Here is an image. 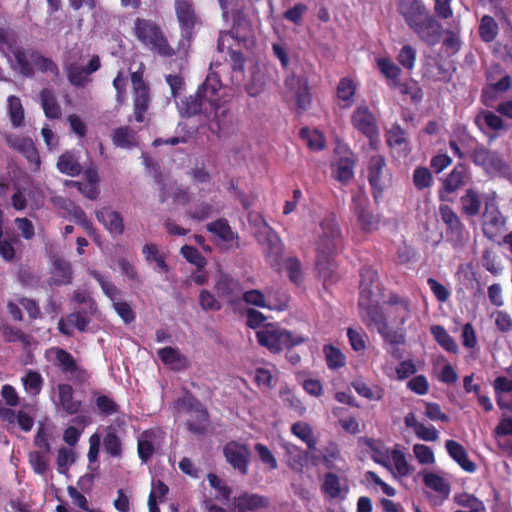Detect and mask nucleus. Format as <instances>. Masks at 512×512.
Instances as JSON below:
<instances>
[{"label": "nucleus", "mask_w": 512, "mask_h": 512, "mask_svg": "<svg viewBox=\"0 0 512 512\" xmlns=\"http://www.w3.org/2000/svg\"><path fill=\"white\" fill-rule=\"evenodd\" d=\"M397 10L408 28L429 46L438 44L442 36V24L421 0H398Z\"/></svg>", "instance_id": "nucleus-1"}, {"label": "nucleus", "mask_w": 512, "mask_h": 512, "mask_svg": "<svg viewBox=\"0 0 512 512\" xmlns=\"http://www.w3.org/2000/svg\"><path fill=\"white\" fill-rule=\"evenodd\" d=\"M222 87L220 77L217 73H209L205 81L198 87L194 95L185 97L178 104L181 116L190 118L203 113L210 118L212 113L218 117L220 107L219 90Z\"/></svg>", "instance_id": "nucleus-2"}, {"label": "nucleus", "mask_w": 512, "mask_h": 512, "mask_svg": "<svg viewBox=\"0 0 512 512\" xmlns=\"http://www.w3.org/2000/svg\"><path fill=\"white\" fill-rule=\"evenodd\" d=\"M135 40L145 49L162 58H173L178 53L173 48L160 23L150 18L136 17L132 25Z\"/></svg>", "instance_id": "nucleus-3"}, {"label": "nucleus", "mask_w": 512, "mask_h": 512, "mask_svg": "<svg viewBox=\"0 0 512 512\" xmlns=\"http://www.w3.org/2000/svg\"><path fill=\"white\" fill-rule=\"evenodd\" d=\"M174 10L180 30L177 51L187 56L196 31L202 25V19L197 13L193 0H175Z\"/></svg>", "instance_id": "nucleus-4"}, {"label": "nucleus", "mask_w": 512, "mask_h": 512, "mask_svg": "<svg viewBox=\"0 0 512 512\" xmlns=\"http://www.w3.org/2000/svg\"><path fill=\"white\" fill-rule=\"evenodd\" d=\"M320 227L322 236L316 244V268L326 278L333 271L332 254L340 243L341 231L336 220L332 217L324 218Z\"/></svg>", "instance_id": "nucleus-5"}, {"label": "nucleus", "mask_w": 512, "mask_h": 512, "mask_svg": "<svg viewBox=\"0 0 512 512\" xmlns=\"http://www.w3.org/2000/svg\"><path fill=\"white\" fill-rule=\"evenodd\" d=\"M256 339L260 346L265 347L271 353L278 354L284 349H291L305 343L307 338L302 335H294L275 324L268 323L256 332Z\"/></svg>", "instance_id": "nucleus-6"}, {"label": "nucleus", "mask_w": 512, "mask_h": 512, "mask_svg": "<svg viewBox=\"0 0 512 512\" xmlns=\"http://www.w3.org/2000/svg\"><path fill=\"white\" fill-rule=\"evenodd\" d=\"M14 58L20 73L27 78H32L35 75L34 67L29 59L41 73H51L55 77L59 75L58 65L38 50L30 49L26 51L24 48H17L14 51Z\"/></svg>", "instance_id": "nucleus-7"}, {"label": "nucleus", "mask_w": 512, "mask_h": 512, "mask_svg": "<svg viewBox=\"0 0 512 512\" xmlns=\"http://www.w3.org/2000/svg\"><path fill=\"white\" fill-rule=\"evenodd\" d=\"M266 263L275 271L283 269L284 244L279 235L269 226L256 235Z\"/></svg>", "instance_id": "nucleus-8"}, {"label": "nucleus", "mask_w": 512, "mask_h": 512, "mask_svg": "<svg viewBox=\"0 0 512 512\" xmlns=\"http://www.w3.org/2000/svg\"><path fill=\"white\" fill-rule=\"evenodd\" d=\"M367 178L376 203L382 198L383 192L391 184L392 175L386 164L385 157L373 155L367 165Z\"/></svg>", "instance_id": "nucleus-9"}, {"label": "nucleus", "mask_w": 512, "mask_h": 512, "mask_svg": "<svg viewBox=\"0 0 512 512\" xmlns=\"http://www.w3.org/2000/svg\"><path fill=\"white\" fill-rule=\"evenodd\" d=\"M471 175L468 166L459 162L454 168L441 179V186L437 192L440 202H453V194L458 192L470 181Z\"/></svg>", "instance_id": "nucleus-10"}, {"label": "nucleus", "mask_w": 512, "mask_h": 512, "mask_svg": "<svg viewBox=\"0 0 512 512\" xmlns=\"http://www.w3.org/2000/svg\"><path fill=\"white\" fill-rule=\"evenodd\" d=\"M176 405L186 412H195L196 420H188L187 429L196 435H203L209 425V413L202 403L188 390L176 400Z\"/></svg>", "instance_id": "nucleus-11"}, {"label": "nucleus", "mask_w": 512, "mask_h": 512, "mask_svg": "<svg viewBox=\"0 0 512 512\" xmlns=\"http://www.w3.org/2000/svg\"><path fill=\"white\" fill-rule=\"evenodd\" d=\"M370 201L363 189L352 196L350 209L362 230L370 232L378 228L380 215L370 210Z\"/></svg>", "instance_id": "nucleus-12"}, {"label": "nucleus", "mask_w": 512, "mask_h": 512, "mask_svg": "<svg viewBox=\"0 0 512 512\" xmlns=\"http://www.w3.org/2000/svg\"><path fill=\"white\" fill-rule=\"evenodd\" d=\"M131 83L133 88V106L134 117L139 123L144 121V115L150 105V88L144 80L142 70L131 73Z\"/></svg>", "instance_id": "nucleus-13"}, {"label": "nucleus", "mask_w": 512, "mask_h": 512, "mask_svg": "<svg viewBox=\"0 0 512 512\" xmlns=\"http://www.w3.org/2000/svg\"><path fill=\"white\" fill-rule=\"evenodd\" d=\"M284 84L286 88L293 93L296 110L299 113H302L311 107L312 94L309 81L306 76L292 74L285 79Z\"/></svg>", "instance_id": "nucleus-14"}, {"label": "nucleus", "mask_w": 512, "mask_h": 512, "mask_svg": "<svg viewBox=\"0 0 512 512\" xmlns=\"http://www.w3.org/2000/svg\"><path fill=\"white\" fill-rule=\"evenodd\" d=\"M101 67L98 55H93L86 66H81L78 62H67L64 65L67 79L74 87L83 88L89 82V75L98 71Z\"/></svg>", "instance_id": "nucleus-15"}, {"label": "nucleus", "mask_w": 512, "mask_h": 512, "mask_svg": "<svg viewBox=\"0 0 512 512\" xmlns=\"http://www.w3.org/2000/svg\"><path fill=\"white\" fill-rule=\"evenodd\" d=\"M506 219L493 202L485 203L482 214V232L489 240H495L503 231Z\"/></svg>", "instance_id": "nucleus-16"}, {"label": "nucleus", "mask_w": 512, "mask_h": 512, "mask_svg": "<svg viewBox=\"0 0 512 512\" xmlns=\"http://www.w3.org/2000/svg\"><path fill=\"white\" fill-rule=\"evenodd\" d=\"M226 461L241 475H247L250 463V450L247 445L237 441H229L223 447Z\"/></svg>", "instance_id": "nucleus-17"}, {"label": "nucleus", "mask_w": 512, "mask_h": 512, "mask_svg": "<svg viewBox=\"0 0 512 512\" xmlns=\"http://www.w3.org/2000/svg\"><path fill=\"white\" fill-rule=\"evenodd\" d=\"M474 124L485 135L488 141H494L502 130H507L503 119L490 110H481L474 117Z\"/></svg>", "instance_id": "nucleus-18"}, {"label": "nucleus", "mask_w": 512, "mask_h": 512, "mask_svg": "<svg viewBox=\"0 0 512 512\" xmlns=\"http://www.w3.org/2000/svg\"><path fill=\"white\" fill-rule=\"evenodd\" d=\"M439 215L445 225L447 238L454 242L461 241L464 236L465 225L458 214L446 202H441Z\"/></svg>", "instance_id": "nucleus-19"}, {"label": "nucleus", "mask_w": 512, "mask_h": 512, "mask_svg": "<svg viewBox=\"0 0 512 512\" xmlns=\"http://www.w3.org/2000/svg\"><path fill=\"white\" fill-rule=\"evenodd\" d=\"M219 297L224 298L228 304L235 305L239 302L242 294V286L238 279L227 273L221 272L214 285Z\"/></svg>", "instance_id": "nucleus-20"}, {"label": "nucleus", "mask_w": 512, "mask_h": 512, "mask_svg": "<svg viewBox=\"0 0 512 512\" xmlns=\"http://www.w3.org/2000/svg\"><path fill=\"white\" fill-rule=\"evenodd\" d=\"M351 122L355 129L370 140L379 136L375 116L367 106L358 107L351 116Z\"/></svg>", "instance_id": "nucleus-21"}, {"label": "nucleus", "mask_w": 512, "mask_h": 512, "mask_svg": "<svg viewBox=\"0 0 512 512\" xmlns=\"http://www.w3.org/2000/svg\"><path fill=\"white\" fill-rule=\"evenodd\" d=\"M271 505L270 498L264 495L244 492L234 497L232 511L234 512H256L268 508Z\"/></svg>", "instance_id": "nucleus-22"}, {"label": "nucleus", "mask_w": 512, "mask_h": 512, "mask_svg": "<svg viewBox=\"0 0 512 512\" xmlns=\"http://www.w3.org/2000/svg\"><path fill=\"white\" fill-rule=\"evenodd\" d=\"M387 319L397 326H403L410 317V303L407 298L401 297L397 294H390L386 302Z\"/></svg>", "instance_id": "nucleus-23"}, {"label": "nucleus", "mask_w": 512, "mask_h": 512, "mask_svg": "<svg viewBox=\"0 0 512 512\" xmlns=\"http://www.w3.org/2000/svg\"><path fill=\"white\" fill-rule=\"evenodd\" d=\"M422 480L427 488L437 493L433 499L435 505H442L449 498L451 486L445 478L434 472H426L423 474Z\"/></svg>", "instance_id": "nucleus-24"}, {"label": "nucleus", "mask_w": 512, "mask_h": 512, "mask_svg": "<svg viewBox=\"0 0 512 512\" xmlns=\"http://www.w3.org/2000/svg\"><path fill=\"white\" fill-rule=\"evenodd\" d=\"M96 218L113 236H121L125 226L122 215L110 207H103L95 212Z\"/></svg>", "instance_id": "nucleus-25"}, {"label": "nucleus", "mask_w": 512, "mask_h": 512, "mask_svg": "<svg viewBox=\"0 0 512 512\" xmlns=\"http://www.w3.org/2000/svg\"><path fill=\"white\" fill-rule=\"evenodd\" d=\"M55 358L57 366L64 374H70L77 379L83 380L87 376V371L80 367L74 356L63 348H55Z\"/></svg>", "instance_id": "nucleus-26"}, {"label": "nucleus", "mask_w": 512, "mask_h": 512, "mask_svg": "<svg viewBox=\"0 0 512 512\" xmlns=\"http://www.w3.org/2000/svg\"><path fill=\"white\" fill-rule=\"evenodd\" d=\"M50 274V285L61 286L70 284L73 279L71 263L64 258L56 257L52 263Z\"/></svg>", "instance_id": "nucleus-27"}, {"label": "nucleus", "mask_w": 512, "mask_h": 512, "mask_svg": "<svg viewBox=\"0 0 512 512\" xmlns=\"http://www.w3.org/2000/svg\"><path fill=\"white\" fill-rule=\"evenodd\" d=\"M57 393L59 405L66 414L76 415L81 411L82 402L74 397V390L70 384H58Z\"/></svg>", "instance_id": "nucleus-28"}, {"label": "nucleus", "mask_w": 512, "mask_h": 512, "mask_svg": "<svg viewBox=\"0 0 512 512\" xmlns=\"http://www.w3.org/2000/svg\"><path fill=\"white\" fill-rule=\"evenodd\" d=\"M445 448L449 456L466 472L473 473L476 471V464L469 459L465 447L455 440H447Z\"/></svg>", "instance_id": "nucleus-29"}, {"label": "nucleus", "mask_w": 512, "mask_h": 512, "mask_svg": "<svg viewBox=\"0 0 512 512\" xmlns=\"http://www.w3.org/2000/svg\"><path fill=\"white\" fill-rule=\"evenodd\" d=\"M474 374L466 375L463 378V388L466 393H473L478 404L483 408L485 413H490L493 409V403L487 392L483 390L480 384H475Z\"/></svg>", "instance_id": "nucleus-30"}, {"label": "nucleus", "mask_w": 512, "mask_h": 512, "mask_svg": "<svg viewBox=\"0 0 512 512\" xmlns=\"http://www.w3.org/2000/svg\"><path fill=\"white\" fill-rule=\"evenodd\" d=\"M282 447L288 467L297 473L302 472L307 464L308 452L291 443H285Z\"/></svg>", "instance_id": "nucleus-31"}, {"label": "nucleus", "mask_w": 512, "mask_h": 512, "mask_svg": "<svg viewBox=\"0 0 512 512\" xmlns=\"http://www.w3.org/2000/svg\"><path fill=\"white\" fill-rule=\"evenodd\" d=\"M386 143L390 148H395L405 155L410 152L409 140L406 131L398 124L394 123L386 132Z\"/></svg>", "instance_id": "nucleus-32"}, {"label": "nucleus", "mask_w": 512, "mask_h": 512, "mask_svg": "<svg viewBox=\"0 0 512 512\" xmlns=\"http://www.w3.org/2000/svg\"><path fill=\"white\" fill-rule=\"evenodd\" d=\"M461 213L466 217H476L482 207V199L476 189L469 188L460 197Z\"/></svg>", "instance_id": "nucleus-33"}, {"label": "nucleus", "mask_w": 512, "mask_h": 512, "mask_svg": "<svg viewBox=\"0 0 512 512\" xmlns=\"http://www.w3.org/2000/svg\"><path fill=\"white\" fill-rule=\"evenodd\" d=\"M376 65L381 75L387 80V84L390 88L400 84L402 69L389 57L378 58Z\"/></svg>", "instance_id": "nucleus-34"}, {"label": "nucleus", "mask_w": 512, "mask_h": 512, "mask_svg": "<svg viewBox=\"0 0 512 512\" xmlns=\"http://www.w3.org/2000/svg\"><path fill=\"white\" fill-rule=\"evenodd\" d=\"M358 306L365 312L366 317L376 326L377 330L380 328L385 329V324L388 323L387 314H385L378 303H374L372 298H370L363 304H361V300H359Z\"/></svg>", "instance_id": "nucleus-35"}, {"label": "nucleus", "mask_w": 512, "mask_h": 512, "mask_svg": "<svg viewBox=\"0 0 512 512\" xmlns=\"http://www.w3.org/2000/svg\"><path fill=\"white\" fill-rule=\"evenodd\" d=\"M360 278L359 300H361V304H363L367 301V299L373 297V287L378 281V274L373 268L365 266L360 270Z\"/></svg>", "instance_id": "nucleus-36"}, {"label": "nucleus", "mask_w": 512, "mask_h": 512, "mask_svg": "<svg viewBox=\"0 0 512 512\" xmlns=\"http://www.w3.org/2000/svg\"><path fill=\"white\" fill-rule=\"evenodd\" d=\"M321 491L331 499H343L348 492V487L344 489V495H342L340 477L336 473L329 471L323 476Z\"/></svg>", "instance_id": "nucleus-37"}, {"label": "nucleus", "mask_w": 512, "mask_h": 512, "mask_svg": "<svg viewBox=\"0 0 512 512\" xmlns=\"http://www.w3.org/2000/svg\"><path fill=\"white\" fill-rule=\"evenodd\" d=\"M155 182L161 185L159 200L161 203H165L169 197H172L174 203L178 204H186L189 201V192L187 189L182 187H175L172 190V194L170 195L167 190V186L163 182L162 174L157 171L155 173Z\"/></svg>", "instance_id": "nucleus-38"}, {"label": "nucleus", "mask_w": 512, "mask_h": 512, "mask_svg": "<svg viewBox=\"0 0 512 512\" xmlns=\"http://www.w3.org/2000/svg\"><path fill=\"white\" fill-rule=\"evenodd\" d=\"M39 96L45 116L48 119H59L62 111L54 92L49 88H43Z\"/></svg>", "instance_id": "nucleus-39"}, {"label": "nucleus", "mask_w": 512, "mask_h": 512, "mask_svg": "<svg viewBox=\"0 0 512 512\" xmlns=\"http://www.w3.org/2000/svg\"><path fill=\"white\" fill-rule=\"evenodd\" d=\"M357 84L349 77H343L339 80L336 88V95L340 101L344 102L343 107L349 108L355 101Z\"/></svg>", "instance_id": "nucleus-40"}, {"label": "nucleus", "mask_w": 512, "mask_h": 512, "mask_svg": "<svg viewBox=\"0 0 512 512\" xmlns=\"http://www.w3.org/2000/svg\"><path fill=\"white\" fill-rule=\"evenodd\" d=\"M56 166L62 174L70 177H76L82 172V167L77 157L70 151H66L59 156Z\"/></svg>", "instance_id": "nucleus-41"}, {"label": "nucleus", "mask_w": 512, "mask_h": 512, "mask_svg": "<svg viewBox=\"0 0 512 512\" xmlns=\"http://www.w3.org/2000/svg\"><path fill=\"white\" fill-rule=\"evenodd\" d=\"M291 433L303 441L309 450L316 449L317 439L314 435L312 426L304 421H298L292 424Z\"/></svg>", "instance_id": "nucleus-42"}, {"label": "nucleus", "mask_w": 512, "mask_h": 512, "mask_svg": "<svg viewBox=\"0 0 512 512\" xmlns=\"http://www.w3.org/2000/svg\"><path fill=\"white\" fill-rule=\"evenodd\" d=\"M155 434L153 430H145L141 433L137 442V452L143 463H148L154 455L155 447L152 439Z\"/></svg>", "instance_id": "nucleus-43"}, {"label": "nucleus", "mask_w": 512, "mask_h": 512, "mask_svg": "<svg viewBox=\"0 0 512 512\" xmlns=\"http://www.w3.org/2000/svg\"><path fill=\"white\" fill-rule=\"evenodd\" d=\"M290 297L288 293L281 288L267 289V309L284 311L289 306Z\"/></svg>", "instance_id": "nucleus-44"}, {"label": "nucleus", "mask_w": 512, "mask_h": 512, "mask_svg": "<svg viewBox=\"0 0 512 512\" xmlns=\"http://www.w3.org/2000/svg\"><path fill=\"white\" fill-rule=\"evenodd\" d=\"M135 134L129 126L118 127L113 132L112 141L117 147L131 149L137 145Z\"/></svg>", "instance_id": "nucleus-45"}, {"label": "nucleus", "mask_w": 512, "mask_h": 512, "mask_svg": "<svg viewBox=\"0 0 512 512\" xmlns=\"http://www.w3.org/2000/svg\"><path fill=\"white\" fill-rule=\"evenodd\" d=\"M436 342L447 352L457 353L459 348L456 341L449 335L446 329L440 325H433L430 328Z\"/></svg>", "instance_id": "nucleus-46"}, {"label": "nucleus", "mask_w": 512, "mask_h": 512, "mask_svg": "<svg viewBox=\"0 0 512 512\" xmlns=\"http://www.w3.org/2000/svg\"><path fill=\"white\" fill-rule=\"evenodd\" d=\"M498 24L490 15H484L479 25V37L485 43L493 42L498 35Z\"/></svg>", "instance_id": "nucleus-47"}, {"label": "nucleus", "mask_w": 512, "mask_h": 512, "mask_svg": "<svg viewBox=\"0 0 512 512\" xmlns=\"http://www.w3.org/2000/svg\"><path fill=\"white\" fill-rule=\"evenodd\" d=\"M158 356L164 364L171 365L174 369H180L186 364V357L177 348L164 347L158 351Z\"/></svg>", "instance_id": "nucleus-48"}, {"label": "nucleus", "mask_w": 512, "mask_h": 512, "mask_svg": "<svg viewBox=\"0 0 512 512\" xmlns=\"http://www.w3.org/2000/svg\"><path fill=\"white\" fill-rule=\"evenodd\" d=\"M323 353L329 369L337 370L345 366L346 357L339 348L327 344L323 347Z\"/></svg>", "instance_id": "nucleus-49"}, {"label": "nucleus", "mask_w": 512, "mask_h": 512, "mask_svg": "<svg viewBox=\"0 0 512 512\" xmlns=\"http://www.w3.org/2000/svg\"><path fill=\"white\" fill-rule=\"evenodd\" d=\"M206 228L209 232L215 234L225 242H230L235 238V234L225 218H219L216 221L208 223Z\"/></svg>", "instance_id": "nucleus-50"}, {"label": "nucleus", "mask_w": 512, "mask_h": 512, "mask_svg": "<svg viewBox=\"0 0 512 512\" xmlns=\"http://www.w3.org/2000/svg\"><path fill=\"white\" fill-rule=\"evenodd\" d=\"M90 276L95 279L102 288L103 293L113 302L121 296V290L118 289L113 282L109 281L99 271H89Z\"/></svg>", "instance_id": "nucleus-51"}, {"label": "nucleus", "mask_w": 512, "mask_h": 512, "mask_svg": "<svg viewBox=\"0 0 512 512\" xmlns=\"http://www.w3.org/2000/svg\"><path fill=\"white\" fill-rule=\"evenodd\" d=\"M342 460L341 451L335 441H329L323 449L322 463L329 470L336 469L335 462Z\"/></svg>", "instance_id": "nucleus-52"}, {"label": "nucleus", "mask_w": 512, "mask_h": 512, "mask_svg": "<svg viewBox=\"0 0 512 512\" xmlns=\"http://www.w3.org/2000/svg\"><path fill=\"white\" fill-rule=\"evenodd\" d=\"M16 149L21 152L31 164H34L36 168H39L41 163L40 155L31 139H21L16 145Z\"/></svg>", "instance_id": "nucleus-53"}, {"label": "nucleus", "mask_w": 512, "mask_h": 512, "mask_svg": "<svg viewBox=\"0 0 512 512\" xmlns=\"http://www.w3.org/2000/svg\"><path fill=\"white\" fill-rule=\"evenodd\" d=\"M21 380L25 390L31 395H38L41 392L44 380L38 371L29 370Z\"/></svg>", "instance_id": "nucleus-54"}, {"label": "nucleus", "mask_w": 512, "mask_h": 512, "mask_svg": "<svg viewBox=\"0 0 512 512\" xmlns=\"http://www.w3.org/2000/svg\"><path fill=\"white\" fill-rule=\"evenodd\" d=\"M9 117L13 127H20L24 122V109L19 97H8Z\"/></svg>", "instance_id": "nucleus-55"}, {"label": "nucleus", "mask_w": 512, "mask_h": 512, "mask_svg": "<svg viewBox=\"0 0 512 512\" xmlns=\"http://www.w3.org/2000/svg\"><path fill=\"white\" fill-rule=\"evenodd\" d=\"M416 58L417 51L410 44L403 45L396 57L400 66L410 72L415 68Z\"/></svg>", "instance_id": "nucleus-56"}, {"label": "nucleus", "mask_w": 512, "mask_h": 512, "mask_svg": "<svg viewBox=\"0 0 512 512\" xmlns=\"http://www.w3.org/2000/svg\"><path fill=\"white\" fill-rule=\"evenodd\" d=\"M1 331L4 339L9 343L21 342L24 345L29 344L28 335L16 326L5 322L1 324Z\"/></svg>", "instance_id": "nucleus-57"}, {"label": "nucleus", "mask_w": 512, "mask_h": 512, "mask_svg": "<svg viewBox=\"0 0 512 512\" xmlns=\"http://www.w3.org/2000/svg\"><path fill=\"white\" fill-rule=\"evenodd\" d=\"M103 447L106 453L112 457H120L122 455V443L114 430H109L104 436Z\"/></svg>", "instance_id": "nucleus-58"}, {"label": "nucleus", "mask_w": 512, "mask_h": 512, "mask_svg": "<svg viewBox=\"0 0 512 512\" xmlns=\"http://www.w3.org/2000/svg\"><path fill=\"white\" fill-rule=\"evenodd\" d=\"M454 501L458 505L467 508L473 512H485L484 503L472 494L460 493L454 496Z\"/></svg>", "instance_id": "nucleus-59"}, {"label": "nucleus", "mask_w": 512, "mask_h": 512, "mask_svg": "<svg viewBox=\"0 0 512 512\" xmlns=\"http://www.w3.org/2000/svg\"><path fill=\"white\" fill-rule=\"evenodd\" d=\"M433 182V175L427 167L419 166L413 171V184L417 190L430 188Z\"/></svg>", "instance_id": "nucleus-60"}, {"label": "nucleus", "mask_w": 512, "mask_h": 512, "mask_svg": "<svg viewBox=\"0 0 512 512\" xmlns=\"http://www.w3.org/2000/svg\"><path fill=\"white\" fill-rule=\"evenodd\" d=\"M283 268L288 272L289 280L295 284L301 283L303 279L302 264L297 257L283 259Z\"/></svg>", "instance_id": "nucleus-61"}, {"label": "nucleus", "mask_w": 512, "mask_h": 512, "mask_svg": "<svg viewBox=\"0 0 512 512\" xmlns=\"http://www.w3.org/2000/svg\"><path fill=\"white\" fill-rule=\"evenodd\" d=\"M494 319L495 328L501 334H508L512 331V316L506 310H496L491 314Z\"/></svg>", "instance_id": "nucleus-62"}, {"label": "nucleus", "mask_w": 512, "mask_h": 512, "mask_svg": "<svg viewBox=\"0 0 512 512\" xmlns=\"http://www.w3.org/2000/svg\"><path fill=\"white\" fill-rule=\"evenodd\" d=\"M352 387L354 390L362 397L368 400H381L383 398L384 392L380 387H375V389L369 387L363 381H354L352 383Z\"/></svg>", "instance_id": "nucleus-63"}, {"label": "nucleus", "mask_w": 512, "mask_h": 512, "mask_svg": "<svg viewBox=\"0 0 512 512\" xmlns=\"http://www.w3.org/2000/svg\"><path fill=\"white\" fill-rule=\"evenodd\" d=\"M354 175V162L349 158H341L336 166V179L341 183H347Z\"/></svg>", "instance_id": "nucleus-64"}]
</instances>
